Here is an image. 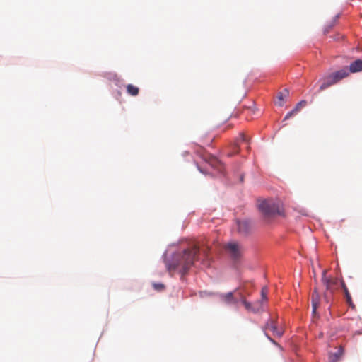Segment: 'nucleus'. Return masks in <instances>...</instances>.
Wrapping results in <instances>:
<instances>
[{"label":"nucleus","mask_w":362,"mask_h":362,"mask_svg":"<svg viewBox=\"0 0 362 362\" xmlns=\"http://www.w3.org/2000/svg\"><path fill=\"white\" fill-rule=\"evenodd\" d=\"M265 335L268 337V339L274 343V341L267 334V331L269 330L272 332L273 335L275 337H281L283 335L284 331L281 328H278L276 322L274 319L269 318L267 323L265 324L263 328Z\"/></svg>","instance_id":"obj_3"},{"label":"nucleus","mask_w":362,"mask_h":362,"mask_svg":"<svg viewBox=\"0 0 362 362\" xmlns=\"http://www.w3.org/2000/svg\"><path fill=\"white\" fill-rule=\"evenodd\" d=\"M127 92L132 96H136L139 94V89L138 87L134 86L132 84H128L127 86Z\"/></svg>","instance_id":"obj_19"},{"label":"nucleus","mask_w":362,"mask_h":362,"mask_svg":"<svg viewBox=\"0 0 362 362\" xmlns=\"http://www.w3.org/2000/svg\"><path fill=\"white\" fill-rule=\"evenodd\" d=\"M348 71L349 74L350 73H356L362 71V59H357L351 63Z\"/></svg>","instance_id":"obj_13"},{"label":"nucleus","mask_w":362,"mask_h":362,"mask_svg":"<svg viewBox=\"0 0 362 362\" xmlns=\"http://www.w3.org/2000/svg\"><path fill=\"white\" fill-rule=\"evenodd\" d=\"M327 270L322 272V281L326 287L327 292L325 293L324 297L325 300L329 302V293H332L333 288L332 286L337 284V280H332L326 276Z\"/></svg>","instance_id":"obj_5"},{"label":"nucleus","mask_w":362,"mask_h":362,"mask_svg":"<svg viewBox=\"0 0 362 362\" xmlns=\"http://www.w3.org/2000/svg\"><path fill=\"white\" fill-rule=\"evenodd\" d=\"M320 302V296L316 289L314 290L313 296H312V306H313V312L315 313L316 309L319 305Z\"/></svg>","instance_id":"obj_18"},{"label":"nucleus","mask_w":362,"mask_h":362,"mask_svg":"<svg viewBox=\"0 0 362 362\" xmlns=\"http://www.w3.org/2000/svg\"><path fill=\"white\" fill-rule=\"evenodd\" d=\"M248 141L249 140H248V138L247 137V136L244 133H241L239 136V138L237 139L236 142L234 144V145L233 146V151L230 153H228V156L230 157L233 155L238 153V151H239L238 143L239 142L243 141V142L247 144Z\"/></svg>","instance_id":"obj_9"},{"label":"nucleus","mask_w":362,"mask_h":362,"mask_svg":"<svg viewBox=\"0 0 362 362\" xmlns=\"http://www.w3.org/2000/svg\"><path fill=\"white\" fill-rule=\"evenodd\" d=\"M289 95V91L288 89H284L282 92H279L277 95L278 101L276 103L279 106H282L284 105V99L288 98Z\"/></svg>","instance_id":"obj_16"},{"label":"nucleus","mask_w":362,"mask_h":362,"mask_svg":"<svg viewBox=\"0 0 362 362\" xmlns=\"http://www.w3.org/2000/svg\"><path fill=\"white\" fill-rule=\"evenodd\" d=\"M241 302L247 310L253 313H257L262 308V302L260 300L255 303L254 304H251L247 302L244 297L241 296Z\"/></svg>","instance_id":"obj_6"},{"label":"nucleus","mask_w":362,"mask_h":362,"mask_svg":"<svg viewBox=\"0 0 362 362\" xmlns=\"http://www.w3.org/2000/svg\"><path fill=\"white\" fill-rule=\"evenodd\" d=\"M154 288L158 290H162L164 288V286L162 284H154Z\"/></svg>","instance_id":"obj_22"},{"label":"nucleus","mask_w":362,"mask_h":362,"mask_svg":"<svg viewBox=\"0 0 362 362\" xmlns=\"http://www.w3.org/2000/svg\"><path fill=\"white\" fill-rule=\"evenodd\" d=\"M341 288L344 291V296H345V298H346V303L349 304V306H351V308H354V304L352 301V299H351V295H350V293L344 283V281L343 280L341 281Z\"/></svg>","instance_id":"obj_14"},{"label":"nucleus","mask_w":362,"mask_h":362,"mask_svg":"<svg viewBox=\"0 0 362 362\" xmlns=\"http://www.w3.org/2000/svg\"><path fill=\"white\" fill-rule=\"evenodd\" d=\"M344 353L343 348L341 346L339 350L334 353L330 354L329 356V362H338Z\"/></svg>","instance_id":"obj_15"},{"label":"nucleus","mask_w":362,"mask_h":362,"mask_svg":"<svg viewBox=\"0 0 362 362\" xmlns=\"http://www.w3.org/2000/svg\"><path fill=\"white\" fill-rule=\"evenodd\" d=\"M225 250L234 259H238L243 252L241 245L236 242H230L227 243L225 245Z\"/></svg>","instance_id":"obj_4"},{"label":"nucleus","mask_w":362,"mask_h":362,"mask_svg":"<svg viewBox=\"0 0 362 362\" xmlns=\"http://www.w3.org/2000/svg\"><path fill=\"white\" fill-rule=\"evenodd\" d=\"M221 299L227 304H236L238 302V298L234 296V293L233 292L222 294L221 296Z\"/></svg>","instance_id":"obj_11"},{"label":"nucleus","mask_w":362,"mask_h":362,"mask_svg":"<svg viewBox=\"0 0 362 362\" xmlns=\"http://www.w3.org/2000/svg\"><path fill=\"white\" fill-rule=\"evenodd\" d=\"M321 85L320 86V91L324 90L327 88L336 84L332 76L329 74L324 76L321 80Z\"/></svg>","instance_id":"obj_8"},{"label":"nucleus","mask_w":362,"mask_h":362,"mask_svg":"<svg viewBox=\"0 0 362 362\" xmlns=\"http://www.w3.org/2000/svg\"><path fill=\"white\" fill-rule=\"evenodd\" d=\"M330 74L332 76L336 83L339 82L341 80L346 78L349 75L347 67L344 68L341 70L337 71L335 72H333Z\"/></svg>","instance_id":"obj_10"},{"label":"nucleus","mask_w":362,"mask_h":362,"mask_svg":"<svg viewBox=\"0 0 362 362\" xmlns=\"http://www.w3.org/2000/svg\"><path fill=\"white\" fill-rule=\"evenodd\" d=\"M259 210L266 216L281 214L280 205L272 200H264L258 204Z\"/></svg>","instance_id":"obj_2"},{"label":"nucleus","mask_w":362,"mask_h":362,"mask_svg":"<svg viewBox=\"0 0 362 362\" xmlns=\"http://www.w3.org/2000/svg\"><path fill=\"white\" fill-rule=\"evenodd\" d=\"M199 252V247L197 245H194L181 252L174 254L171 262L167 263L168 271L170 273L177 272L180 274L185 275L197 259Z\"/></svg>","instance_id":"obj_1"},{"label":"nucleus","mask_w":362,"mask_h":362,"mask_svg":"<svg viewBox=\"0 0 362 362\" xmlns=\"http://www.w3.org/2000/svg\"><path fill=\"white\" fill-rule=\"evenodd\" d=\"M210 165L217 169L220 173H223L224 166L223 164L216 158H213L210 161Z\"/></svg>","instance_id":"obj_17"},{"label":"nucleus","mask_w":362,"mask_h":362,"mask_svg":"<svg viewBox=\"0 0 362 362\" xmlns=\"http://www.w3.org/2000/svg\"><path fill=\"white\" fill-rule=\"evenodd\" d=\"M237 226L238 233L244 235H247L251 230V224L247 220L238 221Z\"/></svg>","instance_id":"obj_7"},{"label":"nucleus","mask_w":362,"mask_h":362,"mask_svg":"<svg viewBox=\"0 0 362 362\" xmlns=\"http://www.w3.org/2000/svg\"><path fill=\"white\" fill-rule=\"evenodd\" d=\"M235 296H236V297L238 298V300L240 299V300H241V296H242V297H244V296H243L240 293H239V292H236V291H235Z\"/></svg>","instance_id":"obj_23"},{"label":"nucleus","mask_w":362,"mask_h":362,"mask_svg":"<svg viewBox=\"0 0 362 362\" xmlns=\"http://www.w3.org/2000/svg\"><path fill=\"white\" fill-rule=\"evenodd\" d=\"M334 23H329L328 25H326L325 30H324V33L325 34H327V33L329 32V30L333 28Z\"/></svg>","instance_id":"obj_21"},{"label":"nucleus","mask_w":362,"mask_h":362,"mask_svg":"<svg viewBox=\"0 0 362 362\" xmlns=\"http://www.w3.org/2000/svg\"><path fill=\"white\" fill-rule=\"evenodd\" d=\"M267 293L268 288L267 286L263 287L261 291L262 301H266L267 300Z\"/></svg>","instance_id":"obj_20"},{"label":"nucleus","mask_w":362,"mask_h":362,"mask_svg":"<svg viewBox=\"0 0 362 362\" xmlns=\"http://www.w3.org/2000/svg\"><path fill=\"white\" fill-rule=\"evenodd\" d=\"M306 104L307 102L305 100H301L299 103H298L295 107L291 111L287 113V115L284 117V120H286L291 117L292 116L296 115L301 110L302 107L306 105Z\"/></svg>","instance_id":"obj_12"}]
</instances>
